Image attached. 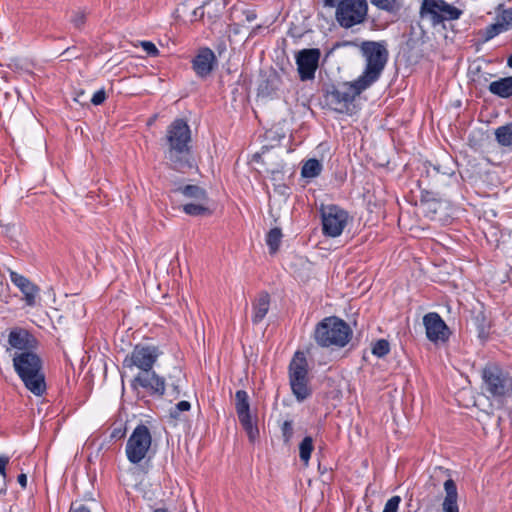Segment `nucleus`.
Returning a JSON list of instances; mask_svg holds the SVG:
<instances>
[{
	"instance_id": "obj_1",
	"label": "nucleus",
	"mask_w": 512,
	"mask_h": 512,
	"mask_svg": "<svg viewBox=\"0 0 512 512\" xmlns=\"http://www.w3.org/2000/svg\"><path fill=\"white\" fill-rule=\"evenodd\" d=\"M190 142L189 125L183 119H175L167 127L165 136V159L174 170L184 171L192 167Z\"/></svg>"
},
{
	"instance_id": "obj_2",
	"label": "nucleus",
	"mask_w": 512,
	"mask_h": 512,
	"mask_svg": "<svg viewBox=\"0 0 512 512\" xmlns=\"http://www.w3.org/2000/svg\"><path fill=\"white\" fill-rule=\"evenodd\" d=\"M13 366L29 391L36 396L44 393L46 384L41 373L42 362L37 354L31 351L16 354L13 357Z\"/></svg>"
},
{
	"instance_id": "obj_3",
	"label": "nucleus",
	"mask_w": 512,
	"mask_h": 512,
	"mask_svg": "<svg viewBox=\"0 0 512 512\" xmlns=\"http://www.w3.org/2000/svg\"><path fill=\"white\" fill-rule=\"evenodd\" d=\"M360 51L365 59V68L358 79L364 87H370L379 80L388 62L389 52L385 42L363 41Z\"/></svg>"
},
{
	"instance_id": "obj_4",
	"label": "nucleus",
	"mask_w": 512,
	"mask_h": 512,
	"mask_svg": "<svg viewBox=\"0 0 512 512\" xmlns=\"http://www.w3.org/2000/svg\"><path fill=\"white\" fill-rule=\"evenodd\" d=\"M352 335L350 326L336 316H330L320 321L314 331V339L321 347H344Z\"/></svg>"
},
{
	"instance_id": "obj_5",
	"label": "nucleus",
	"mask_w": 512,
	"mask_h": 512,
	"mask_svg": "<svg viewBox=\"0 0 512 512\" xmlns=\"http://www.w3.org/2000/svg\"><path fill=\"white\" fill-rule=\"evenodd\" d=\"M368 87L357 78L353 82H344L337 85H331L325 90V99L329 105L337 112L348 111L349 106L355 98Z\"/></svg>"
},
{
	"instance_id": "obj_6",
	"label": "nucleus",
	"mask_w": 512,
	"mask_h": 512,
	"mask_svg": "<svg viewBox=\"0 0 512 512\" xmlns=\"http://www.w3.org/2000/svg\"><path fill=\"white\" fill-rule=\"evenodd\" d=\"M308 364L304 353L297 351L289 364V381L292 392L299 402L311 394L308 387Z\"/></svg>"
},
{
	"instance_id": "obj_7",
	"label": "nucleus",
	"mask_w": 512,
	"mask_h": 512,
	"mask_svg": "<svg viewBox=\"0 0 512 512\" xmlns=\"http://www.w3.org/2000/svg\"><path fill=\"white\" fill-rule=\"evenodd\" d=\"M367 14L366 0H340L336 6L335 18L342 28L349 29L362 24Z\"/></svg>"
},
{
	"instance_id": "obj_8",
	"label": "nucleus",
	"mask_w": 512,
	"mask_h": 512,
	"mask_svg": "<svg viewBox=\"0 0 512 512\" xmlns=\"http://www.w3.org/2000/svg\"><path fill=\"white\" fill-rule=\"evenodd\" d=\"M152 435L149 428L144 424H139L135 427L129 436L125 453L127 459L132 464H138L144 460L151 448Z\"/></svg>"
},
{
	"instance_id": "obj_9",
	"label": "nucleus",
	"mask_w": 512,
	"mask_h": 512,
	"mask_svg": "<svg viewBox=\"0 0 512 512\" xmlns=\"http://www.w3.org/2000/svg\"><path fill=\"white\" fill-rule=\"evenodd\" d=\"M462 14V10L445 0H423L420 8L421 17L429 16L434 26L444 21L457 20Z\"/></svg>"
},
{
	"instance_id": "obj_10",
	"label": "nucleus",
	"mask_w": 512,
	"mask_h": 512,
	"mask_svg": "<svg viewBox=\"0 0 512 512\" xmlns=\"http://www.w3.org/2000/svg\"><path fill=\"white\" fill-rule=\"evenodd\" d=\"M161 355V351L155 345L137 344L128 354L123 366L127 368L136 367L140 372L152 370L154 364Z\"/></svg>"
},
{
	"instance_id": "obj_11",
	"label": "nucleus",
	"mask_w": 512,
	"mask_h": 512,
	"mask_svg": "<svg viewBox=\"0 0 512 512\" xmlns=\"http://www.w3.org/2000/svg\"><path fill=\"white\" fill-rule=\"evenodd\" d=\"M322 232L325 236L335 238L342 234L349 219L348 212L337 205L321 208Z\"/></svg>"
},
{
	"instance_id": "obj_12",
	"label": "nucleus",
	"mask_w": 512,
	"mask_h": 512,
	"mask_svg": "<svg viewBox=\"0 0 512 512\" xmlns=\"http://www.w3.org/2000/svg\"><path fill=\"white\" fill-rule=\"evenodd\" d=\"M486 390L493 396H504L512 386V381L497 365H487L482 371Z\"/></svg>"
},
{
	"instance_id": "obj_13",
	"label": "nucleus",
	"mask_w": 512,
	"mask_h": 512,
	"mask_svg": "<svg viewBox=\"0 0 512 512\" xmlns=\"http://www.w3.org/2000/svg\"><path fill=\"white\" fill-rule=\"evenodd\" d=\"M131 387L134 391H137L138 388H142L150 396L161 398L165 394L166 380L155 371L149 370L139 372L131 381Z\"/></svg>"
},
{
	"instance_id": "obj_14",
	"label": "nucleus",
	"mask_w": 512,
	"mask_h": 512,
	"mask_svg": "<svg viewBox=\"0 0 512 512\" xmlns=\"http://www.w3.org/2000/svg\"><path fill=\"white\" fill-rule=\"evenodd\" d=\"M321 52L317 48L302 49L296 56L297 71L301 81H309L315 78Z\"/></svg>"
},
{
	"instance_id": "obj_15",
	"label": "nucleus",
	"mask_w": 512,
	"mask_h": 512,
	"mask_svg": "<svg viewBox=\"0 0 512 512\" xmlns=\"http://www.w3.org/2000/svg\"><path fill=\"white\" fill-rule=\"evenodd\" d=\"M235 408L240 424L246 431L249 440L253 442L258 436L259 430L257 426H255L252 422V417L250 415L249 396L246 391L238 390L236 392Z\"/></svg>"
},
{
	"instance_id": "obj_16",
	"label": "nucleus",
	"mask_w": 512,
	"mask_h": 512,
	"mask_svg": "<svg viewBox=\"0 0 512 512\" xmlns=\"http://www.w3.org/2000/svg\"><path fill=\"white\" fill-rule=\"evenodd\" d=\"M426 337L433 343L448 341L451 331L441 316L436 312H429L423 317Z\"/></svg>"
},
{
	"instance_id": "obj_17",
	"label": "nucleus",
	"mask_w": 512,
	"mask_h": 512,
	"mask_svg": "<svg viewBox=\"0 0 512 512\" xmlns=\"http://www.w3.org/2000/svg\"><path fill=\"white\" fill-rule=\"evenodd\" d=\"M10 280L24 295L23 299L27 306L34 307L37 305L40 288L36 284L15 271H10Z\"/></svg>"
},
{
	"instance_id": "obj_18",
	"label": "nucleus",
	"mask_w": 512,
	"mask_h": 512,
	"mask_svg": "<svg viewBox=\"0 0 512 512\" xmlns=\"http://www.w3.org/2000/svg\"><path fill=\"white\" fill-rule=\"evenodd\" d=\"M217 63L216 56L210 48L199 49L197 55L192 60V68L196 75L201 78L207 77L214 69Z\"/></svg>"
},
{
	"instance_id": "obj_19",
	"label": "nucleus",
	"mask_w": 512,
	"mask_h": 512,
	"mask_svg": "<svg viewBox=\"0 0 512 512\" xmlns=\"http://www.w3.org/2000/svg\"><path fill=\"white\" fill-rule=\"evenodd\" d=\"M35 343L36 340L33 335L24 328L14 327L9 331L8 344L10 348L24 352L32 349Z\"/></svg>"
},
{
	"instance_id": "obj_20",
	"label": "nucleus",
	"mask_w": 512,
	"mask_h": 512,
	"mask_svg": "<svg viewBox=\"0 0 512 512\" xmlns=\"http://www.w3.org/2000/svg\"><path fill=\"white\" fill-rule=\"evenodd\" d=\"M270 308V295L261 291L252 302V322L254 324L260 323L267 315Z\"/></svg>"
},
{
	"instance_id": "obj_21",
	"label": "nucleus",
	"mask_w": 512,
	"mask_h": 512,
	"mask_svg": "<svg viewBox=\"0 0 512 512\" xmlns=\"http://www.w3.org/2000/svg\"><path fill=\"white\" fill-rule=\"evenodd\" d=\"M224 9V0H208L194 10V15L201 18L206 15L210 20H215L222 15Z\"/></svg>"
},
{
	"instance_id": "obj_22",
	"label": "nucleus",
	"mask_w": 512,
	"mask_h": 512,
	"mask_svg": "<svg viewBox=\"0 0 512 512\" xmlns=\"http://www.w3.org/2000/svg\"><path fill=\"white\" fill-rule=\"evenodd\" d=\"M446 496L442 503V512H459L457 486L453 479L444 482Z\"/></svg>"
},
{
	"instance_id": "obj_23",
	"label": "nucleus",
	"mask_w": 512,
	"mask_h": 512,
	"mask_svg": "<svg viewBox=\"0 0 512 512\" xmlns=\"http://www.w3.org/2000/svg\"><path fill=\"white\" fill-rule=\"evenodd\" d=\"M489 91L501 98H509L512 96V76L501 78L489 84Z\"/></svg>"
},
{
	"instance_id": "obj_24",
	"label": "nucleus",
	"mask_w": 512,
	"mask_h": 512,
	"mask_svg": "<svg viewBox=\"0 0 512 512\" xmlns=\"http://www.w3.org/2000/svg\"><path fill=\"white\" fill-rule=\"evenodd\" d=\"M175 192L181 193L187 198L196 200L197 202H207L208 197L206 191L197 185H185L178 187Z\"/></svg>"
},
{
	"instance_id": "obj_25",
	"label": "nucleus",
	"mask_w": 512,
	"mask_h": 512,
	"mask_svg": "<svg viewBox=\"0 0 512 512\" xmlns=\"http://www.w3.org/2000/svg\"><path fill=\"white\" fill-rule=\"evenodd\" d=\"M370 2L379 10L394 15L397 14L403 6L402 0H370Z\"/></svg>"
},
{
	"instance_id": "obj_26",
	"label": "nucleus",
	"mask_w": 512,
	"mask_h": 512,
	"mask_svg": "<svg viewBox=\"0 0 512 512\" xmlns=\"http://www.w3.org/2000/svg\"><path fill=\"white\" fill-rule=\"evenodd\" d=\"M322 164L319 160L312 158L307 160L301 168V176L303 178H315L320 175Z\"/></svg>"
},
{
	"instance_id": "obj_27",
	"label": "nucleus",
	"mask_w": 512,
	"mask_h": 512,
	"mask_svg": "<svg viewBox=\"0 0 512 512\" xmlns=\"http://www.w3.org/2000/svg\"><path fill=\"white\" fill-rule=\"evenodd\" d=\"M495 137L501 146H512V123L498 127L495 130Z\"/></svg>"
},
{
	"instance_id": "obj_28",
	"label": "nucleus",
	"mask_w": 512,
	"mask_h": 512,
	"mask_svg": "<svg viewBox=\"0 0 512 512\" xmlns=\"http://www.w3.org/2000/svg\"><path fill=\"white\" fill-rule=\"evenodd\" d=\"M174 375H169V387L170 391L169 394L173 397V399H177L182 394V372L179 369H175Z\"/></svg>"
},
{
	"instance_id": "obj_29",
	"label": "nucleus",
	"mask_w": 512,
	"mask_h": 512,
	"mask_svg": "<svg viewBox=\"0 0 512 512\" xmlns=\"http://www.w3.org/2000/svg\"><path fill=\"white\" fill-rule=\"evenodd\" d=\"M206 204L207 202L188 203L183 205V211L190 216L210 215L211 210Z\"/></svg>"
},
{
	"instance_id": "obj_30",
	"label": "nucleus",
	"mask_w": 512,
	"mask_h": 512,
	"mask_svg": "<svg viewBox=\"0 0 512 512\" xmlns=\"http://www.w3.org/2000/svg\"><path fill=\"white\" fill-rule=\"evenodd\" d=\"M282 239V232L280 228H272L266 236V244L271 254L278 251Z\"/></svg>"
},
{
	"instance_id": "obj_31",
	"label": "nucleus",
	"mask_w": 512,
	"mask_h": 512,
	"mask_svg": "<svg viewBox=\"0 0 512 512\" xmlns=\"http://www.w3.org/2000/svg\"><path fill=\"white\" fill-rule=\"evenodd\" d=\"M314 449L313 439L311 436H306L299 444V456L301 461L307 465L309 463L311 453Z\"/></svg>"
},
{
	"instance_id": "obj_32",
	"label": "nucleus",
	"mask_w": 512,
	"mask_h": 512,
	"mask_svg": "<svg viewBox=\"0 0 512 512\" xmlns=\"http://www.w3.org/2000/svg\"><path fill=\"white\" fill-rule=\"evenodd\" d=\"M389 351L390 344L385 339L377 340L372 347V353L377 357H384L389 353Z\"/></svg>"
},
{
	"instance_id": "obj_33",
	"label": "nucleus",
	"mask_w": 512,
	"mask_h": 512,
	"mask_svg": "<svg viewBox=\"0 0 512 512\" xmlns=\"http://www.w3.org/2000/svg\"><path fill=\"white\" fill-rule=\"evenodd\" d=\"M496 20L499 24H501V27L504 31H508L512 28V8L504 10L502 13H500Z\"/></svg>"
},
{
	"instance_id": "obj_34",
	"label": "nucleus",
	"mask_w": 512,
	"mask_h": 512,
	"mask_svg": "<svg viewBox=\"0 0 512 512\" xmlns=\"http://www.w3.org/2000/svg\"><path fill=\"white\" fill-rule=\"evenodd\" d=\"M191 409V404L188 401H180L174 407H172L169 411V416L172 419L178 420L180 418V414L182 412L189 411Z\"/></svg>"
},
{
	"instance_id": "obj_35",
	"label": "nucleus",
	"mask_w": 512,
	"mask_h": 512,
	"mask_svg": "<svg viewBox=\"0 0 512 512\" xmlns=\"http://www.w3.org/2000/svg\"><path fill=\"white\" fill-rule=\"evenodd\" d=\"M502 32H505V31L502 29L501 24H499L498 21L496 20L495 23H493L485 28L484 33H483V39H484V41H489Z\"/></svg>"
},
{
	"instance_id": "obj_36",
	"label": "nucleus",
	"mask_w": 512,
	"mask_h": 512,
	"mask_svg": "<svg viewBox=\"0 0 512 512\" xmlns=\"http://www.w3.org/2000/svg\"><path fill=\"white\" fill-rule=\"evenodd\" d=\"M70 21L76 29H81L86 22V13L82 10L73 11Z\"/></svg>"
},
{
	"instance_id": "obj_37",
	"label": "nucleus",
	"mask_w": 512,
	"mask_h": 512,
	"mask_svg": "<svg viewBox=\"0 0 512 512\" xmlns=\"http://www.w3.org/2000/svg\"><path fill=\"white\" fill-rule=\"evenodd\" d=\"M283 441L287 444L293 437V423L290 420L284 421L281 427Z\"/></svg>"
},
{
	"instance_id": "obj_38",
	"label": "nucleus",
	"mask_w": 512,
	"mask_h": 512,
	"mask_svg": "<svg viewBox=\"0 0 512 512\" xmlns=\"http://www.w3.org/2000/svg\"><path fill=\"white\" fill-rule=\"evenodd\" d=\"M401 502L400 496L391 497L385 504L383 512H397Z\"/></svg>"
},
{
	"instance_id": "obj_39",
	"label": "nucleus",
	"mask_w": 512,
	"mask_h": 512,
	"mask_svg": "<svg viewBox=\"0 0 512 512\" xmlns=\"http://www.w3.org/2000/svg\"><path fill=\"white\" fill-rule=\"evenodd\" d=\"M141 47L147 53V55H149L151 57H156L159 55L158 48L155 46L154 43H152L150 41H142Z\"/></svg>"
},
{
	"instance_id": "obj_40",
	"label": "nucleus",
	"mask_w": 512,
	"mask_h": 512,
	"mask_svg": "<svg viewBox=\"0 0 512 512\" xmlns=\"http://www.w3.org/2000/svg\"><path fill=\"white\" fill-rule=\"evenodd\" d=\"M106 99V92L104 89H100L98 91H96L92 98H91V103L93 105H101Z\"/></svg>"
},
{
	"instance_id": "obj_41",
	"label": "nucleus",
	"mask_w": 512,
	"mask_h": 512,
	"mask_svg": "<svg viewBox=\"0 0 512 512\" xmlns=\"http://www.w3.org/2000/svg\"><path fill=\"white\" fill-rule=\"evenodd\" d=\"M9 463V458L6 456H0V474L3 478H6V466Z\"/></svg>"
},
{
	"instance_id": "obj_42",
	"label": "nucleus",
	"mask_w": 512,
	"mask_h": 512,
	"mask_svg": "<svg viewBox=\"0 0 512 512\" xmlns=\"http://www.w3.org/2000/svg\"><path fill=\"white\" fill-rule=\"evenodd\" d=\"M69 512H91L85 505H79L77 507L71 506Z\"/></svg>"
},
{
	"instance_id": "obj_43",
	"label": "nucleus",
	"mask_w": 512,
	"mask_h": 512,
	"mask_svg": "<svg viewBox=\"0 0 512 512\" xmlns=\"http://www.w3.org/2000/svg\"><path fill=\"white\" fill-rule=\"evenodd\" d=\"M17 481L20 484V486L25 489L27 487V476L24 473H21L17 477Z\"/></svg>"
},
{
	"instance_id": "obj_44",
	"label": "nucleus",
	"mask_w": 512,
	"mask_h": 512,
	"mask_svg": "<svg viewBox=\"0 0 512 512\" xmlns=\"http://www.w3.org/2000/svg\"><path fill=\"white\" fill-rule=\"evenodd\" d=\"M246 20L252 22L256 19L257 15L254 11L248 10L245 12Z\"/></svg>"
},
{
	"instance_id": "obj_45",
	"label": "nucleus",
	"mask_w": 512,
	"mask_h": 512,
	"mask_svg": "<svg viewBox=\"0 0 512 512\" xmlns=\"http://www.w3.org/2000/svg\"><path fill=\"white\" fill-rule=\"evenodd\" d=\"M336 1L337 0H323L324 5L327 7H336L337 6Z\"/></svg>"
},
{
	"instance_id": "obj_46",
	"label": "nucleus",
	"mask_w": 512,
	"mask_h": 512,
	"mask_svg": "<svg viewBox=\"0 0 512 512\" xmlns=\"http://www.w3.org/2000/svg\"><path fill=\"white\" fill-rule=\"evenodd\" d=\"M507 65L512 68V54L507 59Z\"/></svg>"
},
{
	"instance_id": "obj_47",
	"label": "nucleus",
	"mask_w": 512,
	"mask_h": 512,
	"mask_svg": "<svg viewBox=\"0 0 512 512\" xmlns=\"http://www.w3.org/2000/svg\"><path fill=\"white\" fill-rule=\"evenodd\" d=\"M70 48H67L62 54L65 55V54H68L70 52Z\"/></svg>"
},
{
	"instance_id": "obj_48",
	"label": "nucleus",
	"mask_w": 512,
	"mask_h": 512,
	"mask_svg": "<svg viewBox=\"0 0 512 512\" xmlns=\"http://www.w3.org/2000/svg\"><path fill=\"white\" fill-rule=\"evenodd\" d=\"M259 28H260V26H256V28L253 30V32H252V33H255V32H256V30H257V29H259Z\"/></svg>"
}]
</instances>
